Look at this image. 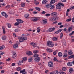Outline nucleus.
Wrapping results in <instances>:
<instances>
[{
	"label": "nucleus",
	"mask_w": 74,
	"mask_h": 74,
	"mask_svg": "<svg viewBox=\"0 0 74 74\" xmlns=\"http://www.w3.org/2000/svg\"><path fill=\"white\" fill-rule=\"evenodd\" d=\"M61 5H62V7H64V4L62 3H58L56 6V9H58V10L61 9V8H62V6Z\"/></svg>",
	"instance_id": "2"
},
{
	"label": "nucleus",
	"mask_w": 74,
	"mask_h": 74,
	"mask_svg": "<svg viewBox=\"0 0 74 74\" xmlns=\"http://www.w3.org/2000/svg\"><path fill=\"white\" fill-rule=\"evenodd\" d=\"M13 48L14 49H16V48H18V44H15L13 45Z\"/></svg>",
	"instance_id": "12"
},
{
	"label": "nucleus",
	"mask_w": 74,
	"mask_h": 74,
	"mask_svg": "<svg viewBox=\"0 0 74 74\" xmlns=\"http://www.w3.org/2000/svg\"><path fill=\"white\" fill-rule=\"evenodd\" d=\"M73 30V27H70L69 28H68V32H70V31H71Z\"/></svg>",
	"instance_id": "16"
},
{
	"label": "nucleus",
	"mask_w": 74,
	"mask_h": 74,
	"mask_svg": "<svg viewBox=\"0 0 74 74\" xmlns=\"http://www.w3.org/2000/svg\"><path fill=\"white\" fill-rule=\"evenodd\" d=\"M73 68H71L69 69V72L71 73H73Z\"/></svg>",
	"instance_id": "31"
},
{
	"label": "nucleus",
	"mask_w": 74,
	"mask_h": 74,
	"mask_svg": "<svg viewBox=\"0 0 74 74\" xmlns=\"http://www.w3.org/2000/svg\"><path fill=\"white\" fill-rule=\"evenodd\" d=\"M55 3V0H52L50 2V4H54V3Z\"/></svg>",
	"instance_id": "22"
},
{
	"label": "nucleus",
	"mask_w": 74,
	"mask_h": 74,
	"mask_svg": "<svg viewBox=\"0 0 74 74\" xmlns=\"http://www.w3.org/2000/svg\"><path fill=\"white\" fill-rule=\"evenodd\" d=\"M45 13H46V12L44 11H43L42 12L41 14H45Z\"/></svg>",
	"instance_id": "56"
},
{
	"label": "nucleus",
	"mask_w": 74,
	"mask_h": 74,
	"mask_svg": "<svg viewBox=\"0 0 74 74\" xmlns=\"http://www.w3.org/2000/svg\"><path fill=\"white\" fill-rule=\"evenodd\" d=\"M31 45H33V46L34 47V48L35 47H36L34 46V45H35V43L34 42H32L31 43Z\"/></svg>",
	"instance_id": "38"
},
{
	"label": "nucleus",
	"mask_w": 74,
	"mask_h": 74,
	"mask_svg": "<svg viewBox=\"0 0 74 74\" xmlns=\"http://www.w3.org/2000/svg\"><path fill=\"white\" fill-rule=\"evenodd\" d=\"M23 40H24V41H26L27 40V38L26 37H23Z\"/></svg>",
	"instance_id": "44"
},
{
	"label": "nucleus",
	"mask_w": 74,
	"mask_h": 74,
	"mask_svg": "<svg viewBox=\"0 0 74 74\" xmlns=\"http://www.w3.org/2000/svg\"><path fill=\"white\" fill-rule=\"evenodd\" d=\"M67 56H68V55H64L63 56V57L64 58H66V57H67Z\"/></svg>",
	"instance_id": "60"
},
{
	"label": "nucleus",
	"mask_w": 74,
	"mask_h": 74,
	"mask_svg": "<svg viewBox=\"0 0 74 74\" xmlns=\"http://www.w3.org/2000/svg\"><path fill=\"white\" fill-rule=\"evenodd\" d=\"M21 5L22 7H25V3H22Z\"/></svg>",
	"instance_id": "36"
},
{
	"label": "nucleus",
	"mask_w": 74,
	"mask_h": 74,
	"mask_svg": "<svg viewBox=\"0 0 74 74\" xmlns=\"http://www.w3.org/2000/svg\"><path fill=\"white\" fill-rule=\"evenodd\" d=\"M6 37L5 36H3L1 38L2 40H4L6 39Z\"/></svg>",
	"instance_id": "30"
},
{
	"label": "nucleus",
	"mask_w": 74,
	"mask_h": 74,
	"mask_svg": "<svg viewBox=\"0 0 74 74\" xmlns=\"http://www.w3.org/2000/svg\"><path fill=\"white\" fill-rule=\"evenodd\" d=\"M6 13L4 12H1V14L3 16H5V15Z\"/></svg>",
	"instance_id": "34"
},
{
	"label": "nucleus",
	"mask_w": 74,
	"mask_h": 74,
	"mask_svg": "<svg viewBox=\"0 0 74 74\" xmlns=\"http://www.w3.org/2000/svg\"><path fill=\"white\" fill-rule=\"evenodd\" d=\"M19 31H20V29H16L14 30V32H19Z\"/></svg>",
	"instance_id": "37"
},
{
	"label": "nucleus",
	"mask_w": 74,
	"mask_h": 74,
	"mask_svg": "<svg viewBox=\"0 0 74 74\" xmlns=\"http://www.w3.org/2000/svg\"><path fill=\"white\" fill-rule=\"evenodd\" d=\"M50 15H51V14H46L45 15V16L47 17L49 16H50Z\"/></svg>",
	"instance_id": "49"
},
{
	"label": "nucleus",
	"mask_w": 74,
	"mask_h": 74,
	"mask_svg": "<svg viewBox=\"0 0 74 74\" xmlns=\"http://www.w3.org/2000/svg\"><path fill=\"white\" fill-rule=\"evenodd\" d=\"M6 61H7L8 62V61H11V60L10 59V58H8V59H6Z\"/></svg>",
	"instance_id": "53"
},
{
	"label": "nucleus",
	"mask_w": 74,
	"mask_h": 74,
	"mask_svg": "<svg viewBox=\"0 0 74 74\" xmlns=\"http://www.w3.org/2000/svg\"><path fill=\"white\" fill-rule=\"evenodd\" d=\"M4 16H5V18H8V15L6 13Z\"/></svg>",
	"instance_id": "51"
},
{
	"label": "nucleus",
	"mask_w": 74,
	"mask_h": 74,
	"mask_svg": "<svg viewBox=\"0 0 74 74\" xmlns=\"http://www.w3.org/2000/svg\"><path fill=\"white\" fill-rule=\"evenodd\" d=\"M73 64V63L71 62H68L67 63V66H71Z\"/></svg>",
	"instance_id": "14"
},
{
	"label": "nucleus",
	"mask_w": 74,
	"mask_h": 74,
	"mask_svg": "<svg viewBox=\"0 0 74 74\" xmlns=\"http://www.w3.org/2000/svg\"><path fill=\"white\" fill-rule=\"evenodd\" d=\"M28 62H32V58L30 57L29 58V59L28 60Z\"/></svg>",
	"instance_id": "24"
},
{
	"label": "nucleus",
	"mask_w": 74,
	"mask_h": 74,
	"mask_svg": "<svg viewBox=\"0 0 74 74\" xmlns=\"http://www.w3.org/2000/svg\"><path fill=\"white\" fill-rule=\"evenodd\" d=\"M1 73H4V70H2L1 71Z\"/></svg>",
	"instance_id": "61"
},
{
	"label": "nucleus",
	"mask_w": 74,
	"mask_h": 74,
	"mask_svg": "<svg viewBox=\"0 0 74 74\" xmlns=\"http://www.w3.org/2000/svg\"><path fill=\"white\" fill-rule=\"evenodd\" d=\"M4 54V52H0V55H3Z\"/></svg>",
	"instance_id": "48"
},
{
	"label": "nucleus",
	"mask_w": 74,
	"mask_h": 74,
	"mask_svg": "<svg viewBox=\"0 0 74 74\" xmlns=\"http://www.w3.org/2000/svg\"><path fill=\"white\" fill-rule=\"evenodd\" d=\"M38 52V51L37 50H34L33 51L34 53H37Z\"/></svg>",
	"instance_id": "33"
},
{
	"label": "nucleus",
	"mask_w": 74,
	"mask_h": 74,
	"mask_svg": "<svg viewBox=\"0 0 74 74\" xmlns=\"http://www.w3.org/2000/svg\"><path fill=\"white\" fill-rule=\"evenodd\" d=\"M34 60L36 62H38L40 61V57H37L35 58L34 59Z\"/></svg>",
	"instance_id": "10"
},
{
	"label": "nucleus",
	"mask_w": 74,
	"mask_h": 74,
	"mask_svg": "<svg viewBox=\"0 0 74 74\" xmlns=\"http://www.w3.org/2000/svg\"><path fill=\"white\" fill-rule=\"evenodd\" d=\"M68 54L69 55H72V54H73V52H72V51L68 52Z\"/></svg>",
	"instance_id": "46"
},
{
	"label": "nucleus",
	"mask_w": 74,
	"mask_h": 74,
	"mask_svg": "<svg viewBox=\"0 0 74 74\" xmlns=\"http://www.w3.org/2000/svg\"><path fill=\"white\" fill-rule=\"evenodd\" d=\"M71 21V18H70L66 19V22H70V21Z\"/></svg>",
	"instance_id": "40"
},
{
	"label": "nucleus",
	"mask_w": 74,
	"mask_h": 74,
	"mask_svg": "<svg viewBox=\"0 0 74 74\" xmlns=\"http://www.w3.org/2000/svg\"><path fill=\"white\" fill-rule=\"evenodd\" d=\"M67 68L65 67H63L62 68V70H63V71H66V70Z\"/></svg>",
	"instance_id": "45"
},
{
	"label": "nucleus",
	"mask_w": 74,
	"mask_h": 74,
	"mask_svg": "<svg viewBox=\"0 0 74 74\" xmlns=\"http://www.w3.org/2000/svg\"><path fill=\"white\" fill-rule=\"evenodd\" d=\"M57 60V58H56V57L54 58L53 60L54 61H56V62H59V61H58V60Z\"/></svg>",
	"instance_id": "43"
},
{
	"label": "nucleus",
	"mask_w": 74,
	"mask_h": 74,
	"mask_svg": "<svg viewBox=\"0 0 74 74\" xmlns=\"http://www.w3.org/2000/svg\"><path fill=\"white\" fill-rule=\"evenodd\" d=\"M58 56L59 57H62L63 56V54L61 52H59L58 53Z\"/></svg>",
	"instance_id": "11"
},
{
	"label": "nucleus",
	"mask_w": 74,
	"mask_h": 74,
	"mask_svg": "<svg viewBox=\"0 0 74 74\" xmlns=\"http://www.w3.org/2000/svg\"><path fill=\"white\" fill-rule=\"evenodd\" d=\"M33 22H36V21H38V18H37L36 17H35L34 18V19Z\"/></svg>",
	"instance_id": "29"
},
{
	"label": "nucleus",
	"mask_w": 74,
	"mask_h": 74,
	"mask_svg": "<svg viewBox=\"0 0 74 74\" xmlns=\"http://www.w3.org/2000/svg\"><path fill=\"white\" fill-rule=\"evenodd\" d=\"M16 70L17 71H19L21 70V68L20 67H18L17 68Z\"/></svg>",
	"instance_id": "39"
},
{
	"label": "nucleus",
	"mask_w": 74,
	"mask_h": 74,
	"mask_svg": "<svg viewBox=\"0 0 74 74\" xmlns=\"http://www.w3.org/2000/svg\"><path fill=\"white\" fill-rule=\"evenodd\" d=\"M48 2V1L46 0H43L42 2V4H46Z\"/></svg>",
	"instance_id": "13"
},
{
	"label": "nucleus",
	"mask_w": 74,
	"mask_h": 74,
	"mask_svg": "<svg viewBox=\"0 0 74 74\" xmlns=\"http://www.w3.org/2000/svg\"><path fill=\"white\" fill-rule=\"evenodd\" d=\"M47 45L49 47H53L54 45L53 43L51 41H49L47 42Z\"/></svg>",
	"instance_id": "4"
},
{
	"label": "nucleus",
	"mask_w": 74,
	"mask_h": 74,
	"mask_svg": "<svg viewBox=\"0 0 74 74\" xmlns=\"http://www.w3.org/2000/svg\"><path fill=\"white\" fill-rule=\"evenodd\" d=\"M35 17H32L30 19L31 21H33V20H34V19Z\"/></svg>",
	"instance_id": "47"
},
{
	"label": "nucleus",
	"mask_w": 74,
	"mask_h": 74,
	"mask_svg": "<svg viewBox=\"0 0 74 74\" xmlns=\"http://www.w3.org/2000/svg\"><path fill=\"white\" fill-rule=\"evenodd\" d=\"M52 6V5L51 4H47L46 5V7L47 8H49Z\"/></svg>",
	"instance_id": "15"
},
{
	"label": "nucleus",
	"mask_w": 74,
	"mask_h": 74,
	"mask_svg": "<svg viewBox=\"0 0 74 74\" xmlns=\"http://www.w3.org/2000/svg\"><path fill=\"white\" fill-rule=\"evenodd\" d=\"M2 27L3 30V33L4 34H5V28H4V26H2Z\"/></svg>",
	"instance_id": "21"
},
{
	"label": "nucleus",
	"mask_w": 74,
	"mask_h": 74,
	"mask_svg": "<svg viewBox=\"0 0 74 74\" xmlns=\"http://www.w3.org/2000/svg\"><path fill=\"white\" fill-rule=\"evenodd\" d=\"M12 66H15V63H13L12 64Z\"/></svg>",
	"instance_id": "58"
},
{
	"label": "nucleus",
	"mask_w": 74,
	"mask_h": 74,
	"mask_svg": "<svg viewBox=\"0 0 74 74\" xmlns=\"http://www.w3.org/2000/svg\"><path fill=\"white\" fill-rule=\"evenodd\" d=\"M29 14H26L25 15V17L27 19L29 18Z\"/></svg>",
	"instance_id": "18"
},
{
	"label": "nucleus",
	"mask_w": 74,
	"mask_h": 74,
	"mask_svg": "<svg viewBox=\"0 0 74 74\" xmlns=\"http://www.w3.org/2000/svg\"><path fill=\"white\" fill-rule=\"evenodd\" d=\"M53 31V29L52 28H49L48 30H47L48 32H51Z\"/></svg>",
	"instance_id": "23"
},
{
	"label": "nucleus",
	"mask_w": 74,
	"mask_h": 74,
	"mask_svg": "<svg viewBox=\"0 0 74 74\" xmlns=\"http://www.w3.org/2000/svg\"><path fill=\"white\" fill-rule=\"evenodd\" d=\"M40 30H41L40 29H37V32H38V33H40Z\"/></svg>",
	"instance_id": "59"
},
{
	"label": "nucleus",
	"mask_w": 74,
	"mask_h": 74,
	"mask_svg": "<svg viewBox=\"0 0 74 74\" xmlns=\"http://www.w3.org/2000/svg\"><path fill=\"white\" fill-rule=\"evenodd\" d=\"M26 53L27 55H28V56H30L31 55H32V52L28 51H27Z\"/></svg>",
	"instance_id": "7"
},
{
	"label": "nucleus",
	"mask_w": 74,
	"mask_h": 74,
	"mask_svg": "<svg viewBox=\"0 0 74 74\" xmlns=\"http://www.w3.org/2000/svg\"><path fill=\"white\" fill-rule=\"evenodd\" d=\"M46 51L48 52H53V50H52L50 48H47L46 49Z\"/></svg>",
	"instance_id": "9"
},
{
	"label": "nucleus",
	"mask_w": 74,
	"mask_h": 74,
	"mask_svg": "<svg viewBox=\"0 0 74 74\" xmlns=\"http://www.w3.org/2000/svg\"><path fill=\"white\" fill-rule=\"evenodd\" d=\"M51 8H50V9L51 10H52V9H53L54 8V5H53L52 6H51Z\"/></svg>",
	"instance_id": "52"
},
{
	"label": "nucleus",
	"mask_w": 74,
	"mask_h": 74,
	"mask_svg": "<svg viewBox=\"0 0 74 74\" xmlns=\"http://www.w3.org/2000/svg\"><path fill=\"white\" fill-rule=\"evenodd\" d=\"M16 56V53H13L12 58H15Z\"/></svg>",
	"instance_id": "17"
},
{
	"label": "nucleus",
	"mask_w": 74,
	"mask_h": 74,
	"mask_svg": "<svg viewBox=\"0 0 74 74\" xmlns=\"http://www.w3.org/2000/svg\"><path fill=\"white\" fill-rule=\"evenodd\" d=\"M6 25H7L9 28H11V25L10 23H8L6 24Z\"/></svg>",
	"instance_id": "20"
},
{
	"label": "nucleus",
	"mask_w": 74,
	"mask_h": 74,
	"mask_svg": "<svg viewBox=\"0 0 74 74\" xmlns=\"http://www.w3.org/2000/svg\"><path fill=\"white\" fill-rule=\"evenodd\" d=\"M42 21L43 22V23L44 24L47 23V21L45 20V19L42 20Z\"/></svg>",
	"instance_id": "19"
},
{
	"label": "nucleus",
	"mask_w": 74,
	"mask_h": 74,
	"mask_svg": "<svg viewBox=\"0 0 74 74\" xmlns=\"http://www.w3.org/2000/svg\"><path fill=\"white\" fill-rule=\"evenodd\" d=\"M63 34L62 33H61L60 36V38H62V37H63Z\"/></svg>",
	"instance_id": "41"
},
{
	"label": "nucleus",
	"mask_w": 74,
	"mask_h": 74,
	"mask_svg": "<svg viewBox=\"0 0 74 74\" xmlns=\"http://www.w3.org/2000/svg\"><path fill=\"white\" fill-rule=\"evenodd\" d=\"M63 30V29H59L58 31H56L54 33L55 34H58L59 33H60V32H61Z\"/></svg>",
	"instance_id": "6"
},
{
	"label": "nucleus",
	"mask_w": 74,
	"mask_h": 74,
	"mask_svg": "<svg viewBox=\"0 0 74 74\" xmlns=\"http://www.w3.org/2000/svg\"><path fill=\"white\" fill-rule=\"evenodd\" d=\"M18 39H19V40L20 42H23L24 41H23V37H19L18 38Z\"/></svg>",
	"instance_id": "8"
},
{
	"label": "nucleus",
	"mask_w": 74,
	"mask_h": 74,
	"mask_svg": "<svg viewBox=\"0 0 74 74\" xmlns=\"http://www.w3.org/2000/svg\"><path fill=\"white\" fill-rule=\"evenodd\" d=\"M20 73H25V69H24L22 71H20Z\"/></svg>",
	"instance_id": "35"
},
{
	"label": "nucleus",
	"mask_w": 74,
	"mask_h": 74,
	"mask_svg": "<svg viewBox=\"0 0 74 74\" xmlns=\"http://www.w3.org/2000/svg\"><path fill=\"white\" fill-rule=\"evenodd\" d=\"M53 40L54 41H56L58 40V38L56 37H54L53 38Z\"/></svg>",
	"instance_id": "25"
},
{
	"label": "nucleus",
	"mask_w": 74,
	"mask_h": 74,
	"mask_svg": "<svg viewBox=\"0 0 74 74\" xmlns=\"http://www.w3.org/2000/svg\"><path fill=\"white\" fill-rule=\"evenodd\" d=\"M51 16H53L52 17H51L50 18V20L52 21L53 22H54L55 21H56L57 19H58V18L57 16V12H53L51 14Z\"/></svg>",
	"instance_id": "1"
},
{
	"label": "nucleus",
	"mask_w": 74,
	"mask_h": 74,
	"mask_svg": "<svg viewBox=\"0 0 74 74\" xmlns=\"http://www.w3.org/2000/svg\"><path fill=\"white\" fill-rule=\"evenodd\" d=\"M23 59L24 60H27V57H24L23 58Z\"/></svg>",
	"instance_id": "50"
},
{
	"label": "nucleus",
	"mask_w": 74,
	"mask_h": 74,
	"mask_svg": "<svg viewBox=\"0 0 74 74\" xmlns=\"http://www.w3.org/2000/svg\"><path fill=\"white\" fill-rule=\"evenodd\" d=\"M72 22L73 23H74V17L72 19Z\"/></svg>",
	"instance_id": "62"
},
{
	"label": "nucleus",
	"mask_w": 74,
	"mask_h": 74,
	"mask_svg": "<svg viewBox=\"0 0 74 74\" xmlns=\"http://www.w3.org/2000/svg\"><path fill=\"white\" fill-rule=\"evenodd\" d=\"M4 48H5V46L3 45L1 47H0V50H1L3 49Z\"/></svg>",
	"instance_id": "26"
},
{
	"label": "nucleus",
	"mask_w": 74,
	"mask_h": 74,
	"mask_svg": "<svg viewBox=\"0 0 74 74\" xmlns=\"http://www.w3.org/2000/svg\"><path fill=\"white\" fill-rule=\"evenodd\" d=\"M68 58H69L70 59H71V58H73V59H74V55L69 56H68Z\"/></svg>",
	"instance_id": "28"
},
{
	"label": "nucleus",
	"mask_w": 74,
	"mask_h": 74,
	"mask_svg": "<svg viewBox=\"0 0 74 74\" xmlns=\"http://www.w3.org/2000/svg\"><path fill=\"white\" fill-rule=\"evenodd\" d=\"M48 65L49 67H53V63L52 62H50L48 63Z\"/></svg>",
	"instance_id": "5"
},
{
	"label": "nucleus",
	"mask_w": 74,
	"mask_h": 74,
	"mask_svg": "<svg viewBox=\"0 0 74 74\" xmlns=\"http://www.w3.org/2000/svg\"><path fill=\"white\" fill-rule=\"evenodd\" d=\"M18 65H20L22 64L21 63V61H19V62L18 63Z\"/></svg>",
	"instance_id": "54"
},
{
	"label": "nucleus",
	"mask_w": 74,
	"mask_h": 74,
	"mask_svg": "<svg viewBox=\"0 0 74 74\" xmlns=\"http://www.w3.org/2000/svg\"><path fill=\"white\" fill-rule=\"evenodd\" d=\"M35 8V10H36L39 11H41V9L40 8L36 7Z\"/></svg>",
	"instance_id": "27"
},
{
	"label": "nucleus",
	"mask_w": 74,
	"mask_h": 74,
	"mask_svg": "<svg viewBox=\"0 0 74 74\" xmlns=\"http://www.w3.org/2000/svg\"><path fill=\"white\" fill-rule=\"evenodd\" d=\"M34 58H36L37 57H38L39 55L38 54H35L33 56Z\"/></svg>",
	"instance_id": "32"
},
{
	"label": "nucleus",
	"mask_w": 74,
	"mask_h": 74,
	"mask_svg": "<svg viewBox=\"0 0 74 74\" xmlns=\"http://www.w3.org/2000/svg\"><path fill=\"white\" fill-rule=\"evenodd\" d=\"M55 74H61V73L59 72H58V70L56 71V73Z\"/></svg>",
	"instance_id": "42"
},
{
	"label": "nucleus",
	"mask_w": 74,
	"mask_h": 74,
	"mask_svg": "<svg viewBox=\"0 0 74 74\" xmlns=\"http://www.w3.org/2000/svg\"><path fill=\"white\" fill-rule=\"evenodd\" d=\"M60 73L61 74H66V73L63 72H61Z\"/></svg>",
	"instance_id": "63"
},
{
	"label": "nucleus",
	"mask_w": 74,
	"mask_h": 74,
	"mask_svg": "<svg viewBox=\"0 0 74 74\" xmlns=\"http://www.w3.org/2000/svg\"><path fill=\"white\" fill-rule=\"evenodd\" d=\"M73 9H74V6L73 7H71L70 8V10H73Z\"/></svg>",
	"instance_id": "64"
},
{
	"label": "nucleus",
	"mask_w": 74,
	"mask_h": 74,
	"mask_svg": "<svg viewBox=\"0 0 74 74\" xmlns=\"http://www.w3.org/2000/svg\"><path fill=\"white\" fill-rule=\"evenodd\" d=\"M55 74V72H50L49 74Z\"/></svg>",
	"instance_id": "57"
},
{
	"label": "nucleus",
	"mask_w": 74,
	"mask_h": 74,
	"mask_svg": "<svg viewBox=\"0 0 74 74\" xmlns=\"http://www.w3.org/2000/svg\"><path fill=\"white\" fill-rule=\"evenodd\" d=\"M16 21H17L18 23H14V26H18L19 25V23H23V21L21 19H16Z\"/></svg>",
	"instance_id": "3"
},
{
	"label": "nucleus",
	"mask_w": 74,
	"mask_h": 74,
	"mask_svg": "<svg viewBox=\"0 0 74 74\" xmlns=\"http://www.w3.org/2000/svg\"><path fill=\"white\" fill-rule=\"evenodd\" d=\"M56 52L54 51L53 52V54L54 55H56Z\"/></svg>",
	"instance_id": "55"
}]
</instances>
